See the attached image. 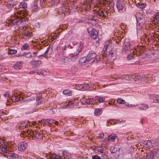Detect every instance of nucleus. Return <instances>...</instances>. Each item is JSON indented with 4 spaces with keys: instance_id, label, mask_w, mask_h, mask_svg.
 <instances>
[{
    "instance_id": "2eb2a0df",
    "label": "nucleus",
    "mask_w": 159,
    "mask_h": 159,
    "mask_svg": "<svg viewBox=\"0 0 159 159\" xmlns=\"http://www.w3.org/2000/svg\"><path fill=\"white\" fill-rule=\"evenodd\" d=\"M89 62V61H88L87 57H81L79 60V63L81 64H84V65L85 63H86Z\"/></svg>"
},
{
    "instance_id": "37998d69",
    "label": "nucleus",
    "mask_w": 159,
    "mask_h": 159,
    "mask_svg": "<svg viewBox=\"0 0 159 159\" xmlns=\"http://www.w3.org/2000/svg\"><path fill=\"white\" fill-rule=\"evenodd\" d=\"M6 115L5 113H2V114L0 113V118L2 120H3L6 117Z\"/></svg>"
},
{
    "instance_id": "de8ad7c7",
    "label": "nucleus",
    "mask_w": 159,
    "mask_h": 159,
    "mask_svg": "<svg viewBox=\"0 0 159 159\" xmlns=\"http://www.w3.org/2000/svg\"><path fill=\"white\" fill-rule=\"evenodd\" d=\"M88 19L89 20H95L96 19L95 17L92 15H91L90 16H89Z\"/></svg>"
},
{
    "instance_id": "58836bf2",
    "label": "nucleus",
    "mask_w": 159,
    "mask_h": 159,
    "mask_svg": "<svg viewBox=\"0 0 159 159\" xmlns=\"http://www.w3.org/2000/svg\"><path fill=\"white\" fill-rule=\"evenodd\" d=\"M114 55V53L113 51L111 50L110 52H109V53L108 54V56L109 57H112Z\"/></svg>"
},
{
    "instance_id": "e433bc0d",
    "label": "nucleus",
    "mask_w": 159,
    "mask_h": 159,
    "mask_svg": "<svg viewBox=\"0 0 159 159\" xmlns=\"http://www.w3.org/2000/svg\"><path fill=\"white\" fill-rule=\"evenodd\" d=\"M49 120L48 119H43L41 121V122H43L45 125H47L48 124H49Z\"/></svg>"
},
{
    "instance_id": "9b49d317",
    "label": "nucleus",
    "mask_w": 159,
    "mask_h": 159,
    "mask_svg": "<svg viewBox=\"0 0 159 159\" xmlns=\"http://www.w3.org/2000/svg\"><path fill=\"white\" fill-rule=\"evenodd\" d=\"M130 47V44L129 42L127 40H125L124 42L123 48L122 49V52L123 53L126 52V51L128 50Z\"/></svg>"
},
{
    "instance_id": "ddd939ff",
    "label": "nucleus",
    "mask_w": 159,
    "mask_h": 159,
    "mask_svg": "<svg viewBox=\"0 0 159 159\" xmlns=\"http://www.w3.org/2000/svg\"><path fill=\"white\" fill-rule=\"evenodd\" d=\"M23 63V62L21 61H18L13 66V67L16 70L21 69L22 68Z\"/></svg>"
},
{
    "instance_id": "f8f14e48",
    "label": "nucleus",
    "mask_w": 159,
    "mask_h": 159,
    "mask_svg": "<svg viewBox=\"0 0 159 159\" xmlns=\"http://www.w3.org/2000/svg\"><path fill=\"white\" fill-rule=\"evenodd\" d=\"M27 147V145L26 143L24 142H21L18 144V148L20 151H23L26 149Z\"/></svg>"
},
{
    "instance_id": "a19ab883",
    "label": "nucleus",
    "mask_w": 159,
    "mask_h": 159,
    "mask_svg": "<svg viewBox=\"0 0 159 159\" xmlns=\"http://www.w3.org/2000/svg\"><path fill=\"white\" fill-rule=\"evenodd\" d=\"M37 103L36 104V105H38L39 104H40L42 101V100L41 98H39V99H37L36 100Z\"/></svg>"
},
{
    "instance_id": "f257e3e1",
    "label": "nucleus",
    "mask_w": 159,
    "mask_h": 159,
    "mask_svg": "<svg viewBox=\"0 0 159 159\" xmlns=\"http://www.w3.org/2000/svg\"><path fill=\"white\" fill-rule=\"evenodd\" d=\"M25 22L22 23V25L19 26V29L23 31L20 34H22V37H25L26 38H28L29 37L32 36V32H30L28 30H26L28 29L27 27L25 26L24 25H23L25 23Z\"/></svg>"
},
{
    "instance_id": "f03ea898",
    "label": "nucleus",
    "mask_w": 159,
    "mask_h": 159,
    "mask_svg": "<svg viewBox=\"0 0 159 159\" xmlns=\"http://www.w3.org/2000/svg\"><path fill=\"white\" fill-rule=\"evenodd\" d=\"M19 21H20V25H21V23H23L25 22V19L23 17H19L18 16H15L14 19H12L9 21L7 24L9 26H12L16 24Z\"/></svg>"
},
{
    "instance_id": "680f3d73",
    "label": "nucleus",
    "mask_w": 159,
    "mask_h": 159,
    "mask_svg": "<svg viewBox=\"0 0 159 159\" xmlns=\"http://www.w3.org/2000/svg\"><path fill=\"white\" fill-rule=\"evenodd\" d=\"M158 159H159V157H158Z\"/></svg>"
},
{
    "instance_id": "7ed1b4c3",
    "label": "nucleus",
    "mask_w": 159,
    "mask_h": 159,
    "mask_svg": "<svg viewBox=\"0 0 159 159\" xmlns=\"http://www.w3.org/2000/svg\"><path fill=\"white\" fill-rule=\"evenodd\" d=\"M27 133L29 135L30 137H32L33 139L38 140L41 139L42 138V135L39 131L28 130Z\"/></svg>"
},
{
    "instance_id": "bf43d9fd",
    "label": "nucleus",
    "mask_w": 159,
    "mask_h": 159,
    "mask_svg": "<svg viewBox=\"0 0 159 159\" xmlns=\"http://www.w3.org/2000/svg\"><path fill=\"white\" fill-rule=\"evenodd\" d=\"M2 56L0 54V60H2Z\"/></svg>"
},
{
    "instance_id": "393cba45",
    "label": "nucleus",
    "mask_w": 159,
    "mask_h": 159,
    "mask_svg": "<svg viewBox=\"0 0 159 159\" xmlns=\"http://www.w3.org/2000/svg\"><path fill=\"white\" fill-rule=\"evenodd\" d=\"M20 128L21 129H25V131H27L28 130H27V129L28 128V125L25 123H24L23 124H21L20 125Z\"/></svg>"
},
{
    "instance_id": "c03bdc74",
    "label": "nucleus",
    "mask_w": 159,
    "mask_h": 159,
    "mask_svg": "<svg viewBox=\"0 0 159 159\" xmlns=\"http://www.w3.org/2000/svg\"><path fill=\"white\" fill-rule=\"evenodd\" d=\"M154 21H156V22L159 21V14L156 15L154 17Z\"/></svg>"
},
{
    "instance_id": "9d476101",
    "label": "nucleus",
    "mask_w": 159,
    "mask_h": 159,
    "mask_svg": "<svg viewBox=\"0 0 159 159\" xmlns=\"http://www.w3.org/2000/svg\"><path fill=\"white\" fill-rule=\"evenodd\" d=\"M5 141L4 140L0 139V153L6 152L7 151V147L5 144Z\"/></svg>"
},
{
    "instance_id": "a18cd8bd",
    "label": "nucleus",
    "mask_w": 159,
    "mask_h": 159,
    "mask_svg": "<svg viewBox=\"0 0 159 159\" xmlns=\"http://www.w3.org/2000/svg\"><path fill=\"white\" fill-rule=\"evenodd\" d=\"M5 67L0 64V72H2L5 69Z\"/></svg>"
},
{
    "instance_id": "a211bd4d",
    "label": "nucleus",
    "mask_w": 159,
    "mask_h": 159,
    "mask_svg": "<svg viewBox=\"0 0 159 159\" xmlns=\"http://www.w3.org/2000/svg\"><path fill=\"white\" fill-rule=\"evenodd\" d=\"M62 154L64 158L69 159L70 157V154L65 150L63 151Z\"/></svg>"
},
{
    "instance_id": "f704fd0d",
    "label": "nucleus",
    "mask_w": 159,
    "mask_h": 159,
    "mask_svg": "<svg viewBox=\"0 0 159 159\" xmlns=\"http://www.w3.org/2000/svg\"><path fill=\"white\" fill-rule=\"evenodd\" d=\"M90 99V103H89V104H90L93 105L94 104H95L96 103H97L96 100L93 99Z\"/></svg>"
},
{
    "instance_id": "4468645a",
    "label": "nucleus",
    "mask_w": 159,
    "mask_h": 159,
    "mask_svg": "<svg viewBox=\"0 0 159 159\" xmlns=\"http://www.w3.org/2000/svg\"><path fill=\"white\" fill-rule=\"evenodd\" d=\"M31 64L33 66L38 67L41 64V61L40 60L36 61L33 59L31 61Z\"/></svg>"
},
{
    "instance_id": "052dcab7",
    "label": "nucleus",
    "mask_w": 159,
    "mask_h": 159,
    "mask_svg": "<svg viewBox=\"0 0 159 159\" xmlns=\"http://www.w3.org/2000/svg\"><path fill=\"white\" fill-rule=\"evenodd\" d=\"M65 36V35L63 37L61 38V39H63L64 37Z\"/></svg>"
},
{
    "instance_id": "cd10ccee",
    "label": "nucleus",
    "mask_w": 159,
    "mask_h": 159,
    "mask_svg": "<svg viewBox=\"0 0 159 159\" xmlns=\"http://www.w3.org/2000/svg\"><path fill=\"white\" fill-rule=\"evenodd\" d=\"M146 5V3H139L137 4V6L140 8H144L145 7Z\"/></svg>"
},
{
    "instance_id": "f3484780",
    "label": "nucleus",
    "mask_w": 159,
    "mask_h": 159,
    "mask_svg": "<svg viewBox=\"0 0 159 159\" xmlns=\"http://www.w3.org/2000/svg\"><path fill=\"white\" fill-rule=\"evenodd\" d=\"M89 98H86L85 97H84L80 100V101L83 104H89L90 103Z\"/></svg>"
},
{
    "instance_id": "423d86ee",
    "label": "nucleus",
    "mask_w": 159,
    "mask_h": 159,
    "mask_svg": "<svg viewBox=\"0 0 159 159\" xmlns=\"http://www.w3.org/2000/svg\"><path fill=\"white\" fill-rule=\"evenodd\" d=\"M158 149H154L151 152L148 153L147 154L146 159H153L154 157L156 156L158 152Z\"/></svg>"
},
{
    "instance_id": "39448f33",
    "label": "nucleus",
    "mask_w": 159,
    "mask_h": 159,
    "mask_svg": "<svg viewBox=\"0 0 159 159\" xmlns=\"http://www.w3.org/2000/svg\"><path fill=\"white\" fill-rule=\"evenodd\" d=\"M92 4L93 2L91 0L86 1L84 2L82 8L85 11H89L91 9Z\"/></svg>"
},
{
    "instance_id": "a878e982",
    "label": "nucleus",
    "mask_w": 159,
    "mask_h": 159,
    "mask_svg": "<svg viewBox=\"0 0 159 159\" xmlns=\"http://www.w3.org/2000/svg\"><path fill=\"white\" fill-rule=\"evenodd\" d=\"M35 99L34 98L28 99L27 100L25 101V104H28L32 103L33 102H34Z\"/></svg>"
},
{
    "instance_id": "8fccbe9b",
    "label": "nucleus",
    "mask_w": 159,
    "mask_h": 159,
    "mask_svg": "<svg viewBox=\"0 0 159 159\" xmlns=\"http://www.w3.org/2000/svg\"><path fill=\"white\" fill-rule=\"evenodd\" d=\"M131 51V52H132L133 53L134 55H135L137 53V50L134 49V50H132Z\"/></svg>"
},
{
    "instance_id": "2f4dec72",
    "label": "nucleus",
    "mask_w": 159,
    "mask_h": 159,
    "mask_svg": "<svg viewBox=\"0 0 159 159\" xmlns=\"http://www.w3.org/2000/svg\"><path fill=\"white\" fill-rule=\"evenodd\" d=\"M49 124H54L56 125L58 124V122L54 120H49Z\"/></svg>"
},
{
    "instance_id": "1a4fd4ad",
    "label": "nucleus",
    "mask_w": 159,
    "mask_h": 159,
    "mask_svg": "<svg viewBox=\"0 0 159 159\" xmlns=\"http://www.w3.org/2000/svg\"><path fill=\"white\" fill-rule=\"evenodd\" d=\"M96 55L95 53H90L87 56L88 61L89 62L93 63V62H98L97 59L96 58Z\"/></svg>"
},
{
    "instance_id": "aec40b11",
    "label": "nucleus",
    "mask_w": 159,
    "mask_h": 159,
    "mask_svg": "<svg viewBox=\"0 0 159 159\" xmlns=\"http://www.w3.org/2000/svg\"><path fill=\"white\" fill-rule=\"evenodd\" d=\"M19 6L20 8L25 9L27 8V4L25 2L23 1L20 3Z\"/></svg>"
},
{
    "instance_id": "603ef678",
    "label": "nucleus",
    "mask_w": 159,
    "mask_h": 159,
    "mask_svg": "<svg viewBox=\"0 0 159 159\" xmlns=\"http://www.w3.org/2000/svg\"><path fill=\"white\" fill-rule=\"evenodd\" d=\"M53 3L54 4H57L59 2V0H53Z\"/></svg>"
},
{
    "instance_id": "864d4df0",
    "label": "nucleus",
    "mask_w": 159,
    "mask_h": 159,
    "mask_svg": "<svg viewBox=\"0 0 159 159\" xmlns=\"http://www.w3.org/2000/svg\"><path fill=\"white\" fill-rule=\"evenodd\" d=\"M33 10L35 11V10H37L38 8V7L35 4H34V6Z\"/></svg>"
},
{
    "instance_id": "7c9ffc66",
    "label": "nucleus",
    "mask_w": 159,
    "mask_h": 159,
    "mask_svg": "<svg viewBox=\"0 0 159 159\" xmlns=\"http://www.w3.org/2000/svg\"><path fill=\"white\" fill-rule=\"evenodd\" d=\"M29 47L28 44L25 43L22 46L21 49L22 50H27L29 48Z\"/></svg>"
},
{
    "instance_id": "4be33fe9",
    "label": "nucleus",
    "mask_w": 159,
    "mask_h": 159,
    "mask_svg": "<svg viewBox=\"0 0 159 159\" xmlns=\"http://www.w3.org/2000/svg\"><path fill=\"white\" fill-rule=\"evenodd\" d=\"M17 156L16 154L12 153L9 155H7V157L10 159H16Z\"/></svg>"
},
{
    "instance_id": "49530a36",
    "label": "nucleus",
    "mask_w": 159,
    "mask_h": 159,
    "mask_svg": "<svg viewBox=\"0 0 159 159\" xmlns=\"http://www.w3.org/2000/svg\"><path fill=\"white\" fill-rule=\"evenodd\" d=\"M127 58L129 60H130L132 59H133L134 58V56L132 55H131L129 54L127 57Z\"/></svg>"
},
{
    "instance_id": "20e7f679",
    "label": "nucleus",
    "mask_w": 159,
    "mask_h": 159,
    "mask_svg": "<svg viewBox=\"0 0 159 159\" xmlns=\"http://www.w3.org/2000/svg\"><path fill=\"white\" fill-rule=\"evenodd\" d=\"M88 31L92 39H97L98 33L95 29L89 27L88 29Z\"/></svg>"
},
{
    "instance_id": "13d9d810",
    "label": "nucleus",
    "mask_w": 159,
    "mask_h": 159,
    "mask_svg": "<svg viewBox=\"0 0 159 159\" xmlns=\"http://www.w3.org/2000/svg\"><path fill=\"white\" fill-rule=\"evenodd\" d=\"M66 59H67V60H68L69 61H70V59L68 57H66Z\"/></svg>"
},
{
    "instance_id": "6ab92c4d",
    "label": "nucleus",
    "mask_w": 159,
    "mask_h": 159,
    "mask_svg": "<svg viewBox=\"0 0 159 159\" xmlns=\"http://www.w3.org/2000/svg\"><path fill=\"white\" fill-rule=\"evenodd\" d=\"M148 108V105L147 104H142L139 107V108L141 110L144 111Z\"/></svg>"
},
{
    "instance_id": "412c9836",
    "label": "nucleus",
    "mask_w": 159,
    "mask_h": 159,
    "mask_svg": "<svg viewBox=\"0 0 159 159\" xmlns=\"http://www.w3.org/2000/svg\"><path fill=\"white\" fill-rule=\"evenodd\" d=\"M4 98H3L5 101L8 102V100L10 98L9 97L10 94L8 92H6L3 95Z\"/></svg>"
},
{
    "instance_id": "4d7b16f0",
    "label": "nucleus",
    "mask_w": 159,
    "mask_h": 159,
    "mask_svg": "<svg viewBox=\"0 0 159 159\" xmlns=\"http://www.w3.org/2000/svg\"><path fill=\"white\" fill-rule=\"evenodd\" d=\"M108 45H107L106 46H105V48H104V49H105L104 50L105 51H106L107 50V47H108Z\"/></svg>"
},
{
    "instance_id": "6e6d98bb",
    "label": "nucleus",
    "mask_w": 159,
    "mask_h": 159,
    "mask_svg": "<svg viewBox=\"0 0 159 159\" xmlns=\"http://www.w3.org/2000/svg\"><path fill=\"white\" fill-rule=\"evenodd\" d=\"M20 99L19 98H16L15 100L16 101H17L19 100Z\"/></svg>"
},
{
    "instance_id": "bb28decb",
    "label": "nucleus",
    "mask_w": 159,
    "mask_h": 159,
    "mask_svg": "<svg viewBox=\"0 0 159 159\" xmlns=\"http://www.w3.org/2000/svg\"><path fill=\"white\" fill-rule=\"evenodd\" d=\"M63 93L68 96H70L71 95V91L69 90H65L63 91Z\"/></svg>"
},
{
    "instance_id": "4c0bfd02",
    "label": "nucleus",
    "mask_w": 159,
    "mask_h": 159,
    "mask_svg": "<svg viewBox=\"0 0 159 159\" xmlns=\"http://www.w3.org/2000/svg\"><path fill=\"white\" fill-rule=\"evenodd\" d=\"M110 151L112 153H115L117 151V149L114 147H112L110 148Z\"/></svg>"
},
{
    "instance_id": "5701e85b",
    "label": "nucleus",
    "mask_w": 159,
    "mask_h": 159,
    "mask_svg": "<svg viewBox=\"0 0 159 159\" xmlns=\"http://www.w3.org/2000/svg\"><path fill=\"white\" fill-rule=\"evenodd\" d=\"M153 102L155 103H159V95L154 96L152 98Z\"/></svg>"
},
{
    "instance_id": "473e14b6",
    "label": "nucleus",
    "mask_w": 159,
    "mask_h": 159,
    "mask_svg": "<svg viewBox=\"0 0 159 159\" xmlns=\"http://www.w3.org/2000/svg\"><path fill=\"white\" fill-rule=\"evenodd\" d=\"M117 103L119 104H124L125 103V102L124 100L120 98H119L117 99Z\"/></svg>"
},
{
    "instance_id": "3c124183",
    "label": "nucleus",
    "mask_w": 159,
    "mask_h": 159,
    "mask_svg": "<svg viewBox=\"0 0 159 159\" xmlns=\"http://www.w3.org/2000/svg\"><path fill=\"white\" fill-rule=\"evenodd\" d=\"M93 159H101V158L98 156H95L93 157Z\"/></svg>"
},
{
    "instance_id": "c756f323",
    "label": "nucleus",
    "mask_w": 159,
    "mask_h": 159,
    "mask_svg": "<svg viewBox=\"0 0 159 159\" xmlns=\"http://www.w3.org/2000/svg\"><path fill=\"white\" fill-rule=\"evenodd\" d=\"M94 114L96 116L100 115L102 112V110L100 109L95 110L94 111Z\"/></svg>"
},
{
    "instance_id": "09e8293b",
    "label": "nucleus",
    "mask_w": 159,
    "mask_h": 159,
    "mask_svg": "<svg viewBox=\"0 0 159 159\" xmlns=\"http://www.w3.org/2000/svg\"><path fill=\"white\" fill-rule=\"evenodd\" d=\"M44 72H46V71L44 70H41V72L39 71L38 72V74L39 75L42 74L43 75Z\"/></svg>"
},
{
    "instance_id": "ea45409f",
    "label": "nucleus",
    "mask_w": 159,
    "mask_h": 159,
    "mask_svg": "<svg viewBox=\"0 0 159 159\" xmlns=\"http://www.w3.org/2000/svg\"><path fill=\"white\" fill-rule=\"evenodd\" d=\"M52 157H53V159H61L60 157L55 154H53L52 155Z\"/></svg>"
},
{
    "instance_id": "0eeeda50",
    "label": "nucleus",
    "mask_w": 159,
    "mask_h": 159,
    "mask_svg": "<svg viewBox=\"0 0 159 159\" xmlns=\"http://www.w3.org/2000/svg\"><path fill=\"white\" fill-rule=\"evenodd\" d=\"M116 6L117 8L119 11H123L124 9H125V4L124 2L120 0H118L116 3Z\"/></svg>"
},
{
    "instance_id": "72a5a7b5",
    "label": "nucleus",
    "mask_w": 159,
    "mask_h": 159,
    "mask_svg": "<svg viewBox=\"0 0 159 159\" xmlns=\"http://www.w3.org/2000/svg\"><path fill=\"white\" fill-rule=\"evenodd\" d=\"M17 52V51L16 50L9 49L8 51V54H13L16 53Z\"/></svg>"
},
{
    "instance_id": "79ce46f5",
    "label": "nucleus",
    "mask_w": 159,
    "mask_h": 159,
    "mask_svg": "<svg viewBox=\"0 0 159 159\" xmlns=\"http://www.w3.org/2000/svg\"><path fill=\"white\" fill-rule=\"evenodd\" d=\"M104 136V135L103 133H100L98 134L97 138L100 139H101L103 138Z\"/></svg>"
},
{
    "instance_id": "c9c22d12",
    "label": "nucleus",
    "mask_w": 159,
    "mask_h": 159,
    "mask_svg": "<svg viewBox=\"0 0 159 159\" xmlns=\"http://www.w3.org/2000/svg\"><path fill=\"white\" fill-rule=\"evenodd\" d=\"M74 106V105L73 104V102H72L70 101L68 103H67V108H70V107H72Z\"/></svg>"
},
{
    "instance_id": "b1692460",
    "label": "nucleus",
    "mask_w": 159,
    "mask_h": 159,
    "mask_svg": "<svg viewBox=\"0 0 159 159\" xmlns=\"http://www.w3.org/2000/svg\"><path fill=\"white\" fill-rule=\"evenodd\" d=\"M95 99L97 100L99 103H102L104 100L105 98L103 97H101L98 96H96L95 97Z\"/></svg>"
},
{
    "instance_id": "dca6fc26",
    "label": "nucleus",
    "mask_w": 159,
    "mask_h": 159,
    "mask_svg": "<svg viewBox=\"0 0 159 159\" xmlns=\"http://www.w3.org/2000/svg\"><path fill=\"white\" fill-rule=\"evenodd\" d=\"M117 137V136L115 134H111L108 136V140L109 141H113Z\"/></svg>"
},
{
    "instance_id": "5fc2aeb1",
    "label": "nucleus",
    "mask_w": 159,
    "mask_h": 159,
    "mask_svg": "<svg viewBox=\"0 0 159 159\" xmlns=\"http://www.w3.org/2000/svg\"><path fill=\"white\" fill-rule=\"evenodd\" d=\"M57 38V35H53L52 36V39H56Z\"/></svg>"
},
{
    "instance_id": "6e6552de",
    "label": "nucleus",
    "mask_w": 159,
    "mask_h": 159,
    "mask_svg": "<svg viewBox=\"0 0 159 159\" xmlns=\"http://www.w3.org/2000/svg\"><path fill=\"white\" fill-rule=\"evenodd\" d=\"M94 14H97V15L102 17H105L107 15V11L103 9H99V10H96L93 11Z\"/></svg>"
},
{
    "instance_id": "c85d7f7f",
    "label": "nucleus",
    "mask_w": 159,
    "mask_h": 159,
    "mask_svg": "<svg viewBox=\"0 0 159 159\" xmlns=\"http://www.w3.org/2000/svg\"><path fill=\"white\" fill-rule=\"evenodd\" d=\"M106 6L111 7L113 6V3L110 0H106Z\"/></svg>"
}]
</instances>
